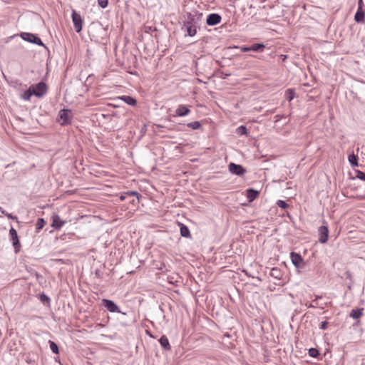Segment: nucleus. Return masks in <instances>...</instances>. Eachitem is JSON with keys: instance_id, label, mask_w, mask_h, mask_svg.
<instances>
[{"instance_id": "42", "label": "nucleus", "mask_w": 365, "mask_h": 365, "mask_svg": "<svg viewBox=\"0 0 365 365\" xmlns=\"http://www.w3.org/2000/svg\"><path fill=\"white\" fill-rule=\"evenodd\" d=\"M306 306H307L308 307H313V308L315 307V306L312 305L311 303L310 304H306Z\"/></svg>"}, {"instance_id": "45", "label": "nucleus", "mask_w": 365, "mask_h": 365, "mask_svg": "<svg viewBox=\"0 0 365 365\" xmlns=\"http://www.w3.org/2000/svg\"><path fill=\"white\" fill-rule=\"evenodd\" d=\"M96 274L97 276H99V272H98V270H97V271H96Z\"/></svg>"}, {"instance_id": "39", "label": "nucleus", "mask_w": 365, "mask_h": 365, "mask_svg": "<svg viewBox=\"0 0 365 365\" xmlns=\"http://www.w3.org/2000/svg\"><path fill=\"white\" fill-rule=\"evenodd\" d=\"M126 198H128V195H126V192L123 193V194L120 196V201H124Z\"/></svg>"}, {"instance_id": "25", "label": "nucleus", "mask_w": 365, "mask_h": 365, "mask_svg": "<svg viewBox=\"0 0 365 365\" xmlns=\"http://www.w3.org/2000/svg\"><path fill=\"white\" fill-rule=\"evenodd\" d=\"M39 299L40 301L45 305H50L51 299L49 297H48L46 294L41 293L39 294Z\"/></svg>"}, {"instance_id": "8", "label": "nucleus", "mask_w": 365, "mask_h": 365, "mask_svg": "<svg viewBox=\"0 0 365 365\" xmlns=\"http://www.w3.org/2000/svg\"><path fill=\"white\" fill-rule=\"evenodd\" d=\"M102 304L110 312L121 313L119 307L113 300L103 299Z\"/></svg>"}, {"instance_id": "44", "label": "nucleus", "mask_w": 365, "mask_h": 365, "mask_svg": "<svg viewBox=\"0 0 365 365\" xmlns=\"http://www.w3.org/2000/svg\"><path fill=\"white\" fill-rule=\"evenodd\" d=\"M130 203H132V204H133V205H134V204H135V200L134 199H133V200H131L130 201Z\"/></svg>"}, {"instance_id": "13", "label": "nucleus", "mask_w": 365, "mask_h": 365, "mask_svg": "<svg viewBox=\"0 0 365 365\" xmlns=\"http://www.w3.org/2000/svg\"><path fill=\"white\" fill-rule=\"evenodd\" d=\"M52 223L51 227H53L56 230H60L63 225L66 223V221L62 220L59 215L57 214H55L52 215Z\"/></svg>"}, {"instance_id": "41", "label": "nucleus", "mask_w": 365, "mask_h": 365, "mask_svg": "<svg viewBox=\"0 0 365 365\" xmlns=\"http://www.w3.org/2000/svg\"><path fill=\"white\" fill-rule=\"evenodd\" d=\"M0 211L4 215H5V213H7L1 207Z\"/></svg>"}, {"instance_id": "10", "label": "nucleus", "mask_w": 365, "mask_h": 365, "mask_svg": "<svg viewBox=\"0 0 365 365\" xmlns=\"http://www.w3.org/2000/svg\"><path fill=\"white\" fill-rule=\"evenodd\" d=\"M319 242L324 244L328 241L329 238V229L327 226H320L319 227Z\"/></svg>"}, {"instance_id": "26", "label": "nucleus", "mask_w": 365, "mask_h": 365, "mask_svg": "<svg viewBox=\"0 0 365 365\" xmlns=\"http://www.w3.org/2000/svg\"><path fill=\"white\" fill-rule=\"evenodd\" d=\"M46 225V221L43 218H38L36 223V232H39L44 225Z\"/></svg>"}, {"instance_id": "43", "label": "nucleus", "mask_w": 365, "mask_h": 365, "mask_svg": "<svg viewBox=\"0 0 365 365\" xmlns=\"http://www.w3.org/2000/svg\"><path fill=\"white\" fill-rule=\"evenodd\" d=\"M238 46L229 47V49H238Z\"/></svg>"}, {"instance_id": "29", "label": "nucleus", "mask_w": 365, "mask_h": 365, "mask_svg": "<svg viewBox=\"0 0 365 365\" xmlns=\"http://www.w3.org/2000/svg\"><path fill=\"white\" fill-rule=\"evenodd\" d=\"M126 195H128V197L134 196L136 197L137 202H140V199L142 197V195L136 191H128L126 192Z\"/></svg>"}, {"instance_id": "28", "label": "nucleus", "mask_w": 365, "mask_h": 365, "mask_svg": "<svg viewBox=\"0 0 365 365\" xmlns=\"http://www.w3.org/2000/svg\"><path fill=\"white\" fill-rule=\"evenodd\" d=\"M50 349L54 354H58L59 353V349L58 346L53 341L49 340L48 341Z\"/></svg>"}, {"instance_id": "30", "label": "nucleus", "mask_w": 365, "mask_h": 365, "mask_svg": "<svg viewBox=\"0 0 365 365\" xmlns=\"http://www.w3.org/2000/svg\"><path fill=\"white\" fill-rule=\"evenodd\" d=\"M237 132L240 135H247L248 134L247 128L245 125H240L237 128Z\"/></svg>"}, {"instance_id": "33", "label": "nucleus", "mask_w": 365, "mask_h": 365, "mask_svg": "<svg viewBox=\"0 0 365 365\" xmlns=\"http://www.w3.org/2000/svg\"><path fill=\"white\" fill-rule=\"evenodd\" d=\"M98 4L101 8L105 9L108 6V0H98Z\"/></svg>"}, {"instance_id": "37", "label": "nucleus", "mask_w": 365, "mask_h": 365, "mask_svg": "<svg viewBox=\"0 0 365 365\" xmlns=\"http://www.w3.org/2000/svg\"><path fill=\"white\" fill-rule=\"evenodd\" d=\"M5 215H6L9 219L17 220V217H16V216H13V215H12V214H10V213H5Z\"/></svg>"}, {"instance_id": "4", "label": "nucleus", "mask_w": 365, "mask_h": 365, "mask_svg": "<svg viewBox=\"0 0 365 365\" xmlns=\"http://www.w3.org/2000/svg\"><path fill=\"white\" fill-rule=\"evenodd\" d=\"M290 257L292 264L297 269H304L306 266V262L304 261L300 254L292 252L290 253Z\"/></svg>"}, {"instance_id": "34", "label": "nucleus", "mask_w": 365, "mask_h": 365, "mask_svg": "<svg viewBox=\"0 0 365 365\" xmlns=\"http://www.w3.org/2000/svg\"><path fill=\"white\" fill-rule=\"evenodd\" d=\"M356 178H359V180L365 181V173L360 170H357Z\"/></svg>"}, {"instance_id": "18", "label": "nucleus", "mask_w": 365, "mask_h": 365, "mask_svg": "<svg viewBox=\"0 0 365 365\" xmlns=\"http://www.w3.org/2000/svg\"><path fill=\"white\" fill-rule=\"evenodd\" d=\"M364 308L354 309L351 311L349 316L354 319H358L363 315Z\"/></svg>"}, {"instance_id": "2", "label": "nucleus", "mask_w": 365, "mask_h": 365, "mask_svg": "<svg viewBox=\"0 0 365 365\" xmlns=\"http://www.w3.org/2000/svg\"><path fill=\"white\" fill-rule=\"evenodd\" d=\"M20 36L23 40L42 46L49 52L48 48L43 43L41 39L36 34L22 32L20 34Z\"/></svg>"}, {"instance_id": "27", "label": "nucleus", "mask_w": 365, "mask_h": 365, "mask_svg": "<svg viewBox=\"0 0 365 365\" xmlns=\"http://www.w3.org/2000/svg\"><path fill=\"white\" fill-rule=\"evenodd\" d=\"M187 126L188 128H192V130H197V129L201 128L202 125L200 121H193V122L187 123Z\"/></svg>"}, {"instance_id": "20", "label": "nucleus", "mask_w": 365, "mask_h": 365, "mask_svg": "<svg viewBox=\"0 0 365 365\" xmlns=\"http://www.w3.org/2000/svg\"><path fill=\"white\" fill-rule=\"evenodd\" d=\"M32 96H34V90L30 87L21 95V98L25 101H29Z\"/></svg>"}, {"instance_id": "24", "label": "nucleus", "mask_w": 365, "mask_h": 365, "mask_svg": "<svg viewBox=\"0 0 365 365\" xmlns=\"http://www.w3.org/2000/svg\"><path fill=\"white\" fill-rule=\"evenodd\" d=\"M295 97V91L294 89L289 88L286 91L285 98L288 101H291Z\"/></svg>"}, {"instance_id": "3", "label": "nucleus", "mask_w": 365, "mask_h": 365, "mask_svg": "<svg viewBox=\"0 0 365 365\" xmlns=\"http://www.w3.org/2000/svg\"><path fill=\"white\" fill-rule=\"evenodd\" d=\"M71 113V110L69 109H61L58 113V118L60 120V124L61 125H67L71 124V116L70 114Z\"/></svg>"}, {"instance_id": "19", "label": "nucleus", "mask_w": 365, "mask_h": 365, "mask_svg": "<svg viewBox=\"0 0 365 365\" xmlns=\"http://www.w3.org/2000/svg\"><path fill=\"white\" fill-rule=\"evenodd\" d=\"M179 225L180 227L181 236L186 238L190 237L191 235L189 228L182 223H179Z\"/></svg>"}, {"instance_id": "38", "label": "nucleus", "mask_w": 365, "mask_h": 365, "mask_svg": "<svg viewBox=\"0 0 365 365\" xmlns=\"http://www.w3.org/2000/svg\"><path fill=\"white\" fill-rule=\"evenodd\" d=\"M345 275H346V279H349L350 280H351L352 279V275H351V273L349 272V271H346L345 272Z\"/></svg>"}, {"instance_id": "35", "label": "nucleus", "mask_w": 365, "mask_h": 365, "mask_svg": "<svg viewBox=\"0 0 365 365\" xmlns=\"http://www.w3.org/2000/svg\"><path fill=\"white\" fill-rule=\"evenodd\" d=\"M327 326H328V322L327 321H324L320 324L319 328L321 329L325 330L327 328Z\"/></svg>"}, {"instance_id": "12", "label": "nucleus", "mask_w": 365, "mask_h": 365, "mask_svg": "<svg viewBox=\"0 0 365 365\" xmlns=\"http://www.w3.org/2000/svg\"><path fill=\"white\" fill-rule=\"evenodd\" d=\"M191 110L189 108V106L185 105H179L177 109L175 110V114L173 115L174 117L176 116H186L190 114Z\"/></svg>"}, {"instance_id": "21", "label": "nucleus", "mask_w": 365, "mask_h": 365, "mask_svg": "<svg viewBox=\"0 0 365 365\" xmlns=\"http://www.w3.org/2000/svg\"><path fill=\"white\" fill-rule=\"evenodd\" d=\"M265 45L262 43H255L251 46V51L262 52Z\"/></svg>"}, {"instance_id": "17", "label": "nucleus", "mask_w": 365, "mask_h": 365, "mask_svg": "<svg viewBox=\"0 0 365 365\" xmlns=\"http://www.w3.org/2000/svg\"><path fill=\"white\" fill-rule=\"evenodd\" d=\"M159 342L160 344V346L164 350L169 351L171 349V346L169 343V340L168 337L165 335L162 336L160 339Z\"/></svg>"}, {"instance_id": "40", "label": "nucleus", "mask_w": 365, "mask_h": 365, "mask_svg": "<svg viewBox=\"0 0 365 365\" xmlns=\"http://www.w3.org/2000/svg\"><path fill=\"white\" fill-rule=\"evenodd\" d=\"M284 117L285 116L284 115H277L275 116V118H276L275 122L279 121L281 118H284Z\"/></svg>"}, {"instance_id": "22", "label": "nucleus", "mask_w": 365, "mask_h": 365, "mask_svg": "<svg viewBox=\"0 0 365 365\" xmlns=\"http://www.w3.org/2000/svg\"><path fill=\"white\" fill-rule=\"evenodd\" d=\"M270 276L275 278V279H281L282 277V273L279 269L277 267H274L270 271Z\"/></svg>"}, {"instance_id": "36", "label": "nucleus", "mask_w": 365, "mask_h": 365, "mask_svg": "<svg viewBox=\"0 0 365 365\" xmlns=\"http://www.w3.org/2000/svg\"><path fill=\"white\" fill-rule=\"evenodd\" d=\"M241 51L243 52L251 51V46H242L241 47Z\"/></svg>"}, {"instance_id": "6", "label": "nucleus", "mask_w": 365, "mask_h": 365, "mask_svg": "<svg viewBox=\"0 0 365 365\" xmlns=\"http://www.w3.org/2000/svg\"><path fill=\"white\" fill-rule=\"evenodd\" d=\"M71 17L76 31L79 33L83 26L82 18L75 10H73Z\"/></svg>"}, {"instance_id": "11", "label": "nucleus", "mask_w": 365, "mask_h": 365, "mask_svg": "<svg viewBox=\"0 0 365 365\" xmlns=\"http://www.w3.org/2000/svg\"><path fill=\"white\" fill-rule=\"evenodd\" d=\"M222 17L220 14L213 13L207 16L206 24L208 26H215L220 23Z\"/></svg>"}, {"instance_id": "5", "label": "nucleus", "mask_w": 365, "mask_h": 365, "mask_svg": "<svg viewBox=\"0 0 365 365\" xmlns=\"http://www.w3.org/2000/svg\"><path fill=\"white\" fill-rule=\"evenodd\" d=\"M228 170L232 174L240 177L243 176L247 173L246 169L242 165L234 163H230L228 165Z\"/></svg>"}, {"instance_id": "23", "label": "nucleus", "mask_w": 365, "mask_h": 365, "mask_svg": "<svg viewBox=\"0 0 365 365\" xmlns=\"http://www.w3.org/2000/svg\"><path fill=\"white\" fill-rule=\"evenodd\" d=\"M358 156L354 153L349 155L348 157L349 162L354 167L358 166Z\"/></svg>"}, {"instance_id": "15", "label": "nucleus", "mask_w": 365, "mask_h": 365, "mask_svg": "<svg viewBox=\"0 0 365 365\" xmlns=\"http://www.w3.org/2000/svg\"><path fill=\"white\" fill-rule=\"evenodd\" d=\"M246 196L249 201V202H252L255 199H257L259 195V192L253 188H249L246 190Z\"/></svg>"}, {"instance_id": "31", "label": "nucleus", "mask_w": 365, "mask_h": 365, "mask_svg": "<svg viewBox=\"0 0 365 365\" xmlns=\"http://www.w3.org/2000/svg\"><path fill=\"white\" fill-rule=\"evenodd\" d=\"M309 354L312 357L317 358L319 356V351L316 348H310L309 349Z\"/></svg>"}, {"instance_id": "9", "label": "nucleus", "mask_w": 365, "mask_h": 365, "mask_svg": "<svg viewBox=\"0 0 365 365\" xmlns=\"http://www.w3.org/2000/svg\"><path fill=\"white\" fill-rule=\"evenodd\" d=\"M47 85L44 82L41 81L38 83L36 85V88L33 89L34 90V96L41 98L47 92Z\"/></svg>"}, {"instance_id": "1", "label": "nucleus", "mask_w": 365, "mask_h": 365, "mask_svg": "<svg viewBox=\"0 0 365 365\" xmlns=\"http://www.w3.org/2000/svg\"><path fill=\"white\" fill-rule=\"evenodd\" d=\"M195 24V16L192 14L187 13V19L184 22L182 29L185 28L187 34L189 36H193L196 34L197 27Z\"/></svg>"}, {"instance_id": "14", "label": "nucleus", "mask_w": 365, "mask_h": 365, "mask_svg": "<svg viewBox=\"0 0 365 365\" xmlns=\"http://www.w3.org/2000/svg\"><path fill=\"white\" fill-rule=\"evenodd\" d=\"M361 4H362V0H359V6L357 11L356 12V14L354 15V20L357 23L364 22V18H365V13L361 9Z\"/></svg>"}, {"instance_id": "32", "label": "nucleus", "mask_w": 365, "mask_h": 365, "mask_svg": "<svg viewBox=\"0 0 365 365\" xmlns=\"http://www.w3.org/2000/svg\"><path fill=\"white\" fill-rule=\"evenodd\" d=\"M277 205L279 207L284 209V210L289 207V205L284 200H277Z\"/></svg>"}, {"instance_id": "16", "label": "nucleus", "mask_w": 365, "mask_h": 365, "mask_svg": "<svg viewBox=\"0 0 365 365\" xmlns=\"http://www.w3.org/2000/svg\"><path fill=\"white\" fill-rule=\"evenodd\" d=\"M118 98L129 106H135L137 105V101L135 98L130 96H121Z\"/></svg>"}, {"instance_id": "7", "label": "nucleus", "mask_w": 365, "mask_h": 365, "mask_svg": "<svg viewBox=\"0 0 365 365\" xmlns=\"http://www.w3.org/2000/svg\"><path fill=\"white\" fill-rule=\"evenodd\" d=\"M9 235L11 240H12V245L14 247L15 252L17 253L19 252L21 247L17 232L14 227H11L9 230Z\"/></svg>"}]
</instances>
